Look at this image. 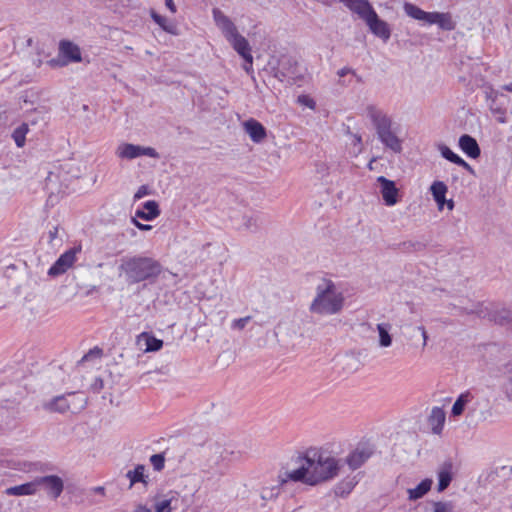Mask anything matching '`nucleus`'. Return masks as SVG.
Segmentation results:
<instances>
[{"mask_svg": "<svg viewBox=\"0 0 512 512\" xmlns=\"http://www.w3.org/2000/svg\"><path fill=\"white\" fill-rule=\"evenodd\" d=\"M300 459L302 463L299 468L286 471L279 476L280 484L291 480L316 486L338 476L341 468L339 459L317 448L308 449Z\"/></svg>", "mask_w": 512, "mask_h": 512, "instance_id": "obj_1", "label": "nucleus"}, {"mask_svg": "<svg viewBox=\"0 0 512 512\" xmlns=\"http://www.w3.org/2000/svg\"><path fill=\"white\" fill-rule=\"evenodd\" d=\"M344 305V293L331 279L324 278L315 288L309 312L321 317L334 316L342 312Z\"/></svg>", "mask_w": 512, "mask_h": 512, "instance_id": "obj_2", "label": "nucleus"}, {"mask_svg": "<svg viewBox=\"0 0 512 512\" xmlns=\"http://www.w3.org/2000/svg\"><path fill=\"white\" fill-rule=\"evenodd\" d=\"M235 452L221 445L210 446L205 454V459L201 464V473L203 480L207 482H217L225 475L231 457Z\"/></svg>", "mask_w": 512, "mask_h": 512, "instance_id": "obj_3", "label": "nucleus"}, {"mask_svg": "<svg viewBox=\"0 0 512 512\" xmlns=\"http://www.w3.org/2000/svg\"><path fill=\"white\" fill-rule=\"evenodd\" d=\"M366 115L375 127L381 143L394 153H401L402 140L392 130V120L387 113L375 105H368Z\"/></svg>", "mask_w": 512, "mask_h": 512, "instance_id": "obj_4", "label": "nucleus"}, {"mask_svg": "<svg viewBox=\"0 0 512 512\" xmlns=\"http://www.w3.org/2000/svg\"><path fill=\"white\" fill-rule=\"evenodd\" d=\"M120 270L128 283H139L156 278L162 270L161 264L151 257L134 256L122 260Z\"/></svg>", "mask_w": 512, "mask_h": 512, "instance_id": "obj_5", "label": "nucleus"}, {"mask_svg": "<svg viewBox=\"0 0 512 512\" xmlns=\"http://www.w3.org/2000/svg\"><path fill=\"white\" fill-rule=\"evenodd\" d=\"M403 8L405 13L413 19L424 21L428 24H437L439 28L446 31L455 29L456 24L449 13L426 12L411 3H405Z\"/></svg>", "mask_w": 512, "mask_h": 512, "instance_id": "obj_6", "label": "nucleus"}, {"mask_svg": "<svg viewBox=\"0 0 512 512\" xmlns=\"http://www.w3.org/2000/svg\"><path fill=\"white\" fill-rule=\"evenodd\" d=\"M115 154L120 159L133 160L140 156H148L158 159L159 153L152 147H143L131 143L120 144L115 151Z\"/></svg>", "mask_w": 512, "mask_h": 512, "instance_id": "obj_7", "label": "nucleus"}, {"mask_svg": "<svg viewBox=\"0 0 512 512\" xmlns=\"http://www.w3.org/2000/svg\"><path fill=\"white\" fill-rule=\"evenodd\" d=\"M80 245L75 246L64 252L50 267L48 274L50 276H58L65 273L77 260V255L81 252Z\"/></svg>", "mask_w": 512, "mask_h": 512, "instance_id": "obj_8", "label": "nucleus"}, {"mask_svg": "<svg viewBox=\"0 0 512 512\" xmlns=\"http://www.w3.org/2000/svg\"><path fill=\"white\" fill-rule=\"evenodd\" d=\"M374 453L372 446L358 444L356 448L345 457V463L351 470L360 468Z\"/></svg>", "mask_w": 512, "mask_h": 512, "instance_id": "obj_9", "label": "nucleus"}, {"mask_svg": "<svg viewBox=\"0 0 512 512\" xmlns=\"http://www.w3.org/2000/svg\"><path fill=\"white\" fill-rule=\"evenodd\" d=\"M275 77L280 81L297 79L299 77L297 61L290 56H281L278 67L275 69Z\"/></svg>", "mask_w": 512, "mask_h": 512, "instance_id": "obj_10", "label": "nucleus"}, {"mask_svg": "<svg viewBox=\"0 0 512 512\" xmlns=\"http://www.w3.org/2000/svg\"><path fill=\"white\" fill-rule=\"evenodd\" d=\"M59 52L66 60L60 61L51 59L49 61L51 66H64L69 62H80L82 60L80 48L70 41H61L59 44Z\"/></svg>", "mask_w": 512, "mask_h": 512, "instance_id": "obj_11", "label": "nucleus"}, {"mask_svg": "<svg viewBox=\"0 0 512 512\" xmlns=\"http://www.w3.org/2000/svg\"><path fill=\"white\" fill-rule=\"evenodd\" d=\"M36 483L37 489L39 487H43L46 490L47 494L53 497L54 499L58 498L64 489L63 480L56 475L37 477Z\"/></svg>", "mask_w": 512, "mask_h": 512, "instance_id": "obj_12", "label": "nucleus"}, {"mask_svg": "<svg viewBox=\"0 0 512 512\" xmlns=\"http://www.w3.org/2000/svg\"><path fill=\"white\" fill-rule=\"evenodd\" d=\"M377 182L380 184V193L387 206H394L398 202L399 190L395 182L384 176H379Z\"/></svg>", "mask_w": 512, "mask_h": 512, "instance_id": "obj_13", "label": "nucleus"}, {"mask_svg": "<svg viewBox=\"0 0 512 512\" xmlns=\"http://www.w3.org/2000/svg\"><path fill=\"white\" fill-rule=\"evenodd\" d=\"M242 127L251 141L256 144L262 143L267 137L266 128L254 118L244 121Z\"/></svg>", "mask_w": 512, "mask_h": 512, "instance_id": "obj_14", "label": "nucleus"}, {"mask_svg": "<svg viewBox=\"0 0 512 512\" xmlns=\"http://www.w3.org/2000/svg\"><path fill=\"white\" fill-rule=\"evenodd\" d=\"M213 18L217 27L221 30L226 40L238 33L235 24L219 9H213Z\"/></svg>", "mask_w": 512, "mask_h": 512, "instance_id": "obj_15", "label": "nucleus"}, {"mask_svg": "<svg viewBox=\"0 0 512 512\" xmlns=\"http://www.w3.org/2000/svg\"><path fill=\"white\" fill-rule=\"evenodd\" d=\"M348 9L366 21L375 10L368 0H340Z\"/></svg>", "mask_w": 512, "mask_h": 512, "instance_id": "obj_16", "label": "nucleus"}, {"mask_svg": "<svg viewBox=\"0 0 512 512\" xmlns=\"http://www.w3.org/2000/svg\"><path fill=\"white\" fill-rule=\"evenodd\" d=\"M365 22L371 32L377 37L383 39L384 41H387L390 38L391 30L389 25L385 21L381 20L376 12L373 13L371 17H369Z\"/></svg>", "mask_w": 512, "mask_h": 512, "instance_id": "obj_17", "label": "nucleus"}, {"mask_svg": "<svg viewBox=\"0 0 512 512\" xmlns=\"http://www.w3.org/2000/svg\"><path fill=\"white\" fill-rule=\"evenodd\" d=\"M233 49L245 60L251 62L252 54L249 42L239 32L227 40Z\"/></svg>", "mask_w": 512, "mask_h": 512, "instance_id": "obj_18", "label": "nucleus"}, {"mask_svg": "<svg viewBox=\"0 0 512 512\" xmlns=\"http://www.w3.org/2000/svg\"><path fill=\"white\" fill-rule=\"evenodd\" d=\"M445 420L446 414L442 408H432L431 413L428 417V424L431 427V430L434 434L439 435L442 432Z\"/></svg>", "mask_w": 512, "mask_h": 512, "instance_id": "obj_19", "label": "nucleus"}, {"mask_svg": "<svg viewBox=\"0 0 512 512\" xmlns=\"http://www.w3.org/2000/svg\"><path fill=\"white\" fill-rule=\"evenodd\" d=\"M459 147L471 158H478L480 156V147L477 141L468 134H464L459 138Z\"/></svg>", "mask_w": 512, "mask_h": 512, "instance_id": "obj_20", "label": "nucleus"}, {"mask_svg": "<svg viewBox=\"0 0 512 512\" xmlns=\"http://www.w3.org/2000/svg\"><path fill=\"white\" fill-rule=\"evenodd\" d=\"M137 344L141 348L144 346L143 350L145 352H154L162 348L163 341L155 338L147 332H143L137 337Z\"/></svg>", "mask_w": 512, "mask_h": 512, "instance_id": "obj_21", "label": "nucleus"}, {"mask_svg": "<svg viewBox=\"0 0 512 512\" xmlns=\"http://www.w3.org/2000/svg\"><path fill=\"white\" fill-rule=\"evenodd\" d=\"M453 464L443 463L438 470V492H443L451 483L453 478Z\"/></svg>", "mask_w": 512, "mask_h": 512, "instance_id": "obj_22", "label": "nucleus"}, {"mask_svg": "<svg viewBox=\"0 0 512 512\" xmlns=\"http://www.w3.org/2000/svg\"><path fill=\"white\" fill-rule=\"evenodd\" d=\"M433 484V480L426 478L422 480L415 488L407 489L408 500L416 501L423 498L430 490Z\"/></svg>", "mask_w": 512, "mask_h": 512, "instance_id": "obj_23", "label": "nucleus"}, {"mask_svg": "<svg viewBox=\"0 0 512 512\" xmlns=\"http://www.w3.org/2000/svg\"><path fill=\"white\" fill-rule=\"evenodd\" d=\"M160 215L159 205L156 201L150 200L144 204V210H137L135 216L146 221H151Z\"/></svg>", "mask_w": 512, "mask_h": 512, "instance_id": "obj_24", "label": "nucleus"}, {"mask_svg": "<svg viewBox=\"0 0 512 512\" xmlns=\"http://www.w3.org/2000/svg\"><path fill=\"white\" fill-rule=\"evenodd\" d=\"M447 190H448V188H447L446 184L442 181H435L432 183V185L430 187V191L432 193V196H433L435 202L438 205L439 210H442L445 205V202H446L445 195L447 193Z\"/></svg>", "mask_w": 512, "mask_h": 512, "instance_id": "obj_25", "label": "nucleus"}, {"mask_svg": "<svg viewBox=\"0 0 512 512\" xmlns=\"http://www.w3.org/2000/svg\"><path fill=\"white\" fill-rule=\"evenodd\" d=\"M145 466L138 464L133 470H129L126 473V478L129 480V488H132L136 483H143L147 485L148 476L145 475Z\"/></svg>", "mask_w": 512, "mask_h": 512, "instance_id": "obj_26", "label": "nucleus"}, {"mask_svg": "<svg viewBox=\"0 0 512 512\" xmlns=\"http://www.w3.org/2000/svg\"><path fill=\"white\" fill-rule=\"evenodd\" d=\"M37 492L36 478L28 483L10 487L6 490L7 495L22 496L33 495Z\"/></svg>", "mask_w": 512, "mask_h": 512, "instance_id": "obj_27", "label": "nucleus"}, {"mask_svg": "<svg viewBox=\"0 0 512 512\" xmlns=\"http://www.w3.org/2000/svg\"><path fill=\"white\" fill-rule=\"evenodd\" d=\"M442 157L447 159L448 161L457 164L459 166H462L466 170L473 172L472 167L461 157H459L457 154H455L449 147H447L444 144L439 145L438 147Z\"/></svg>", "mask_w": 512, "mask_h": 512, "instance_id": "obj_28", "label": "nucleus"}, {"mask_svg": "<svg viewBox=\"0 0 512 512\" xmlns=\"http://www.w3.org/2000/svg\"><path fill=\"white\" fill-rule=\"evenodd\" d=\"M45 409L52 412L64 413L72 408L71 403L65 396H57L53 400L44 404Z\"/></svg>", "mask_w": 512, "mask_h": 512, "instance_id": "obj_29", "label": "nucleus"}, {"mask_svg": "<svg viewBox=\"0 0 512 512\" xmlns=\"http://www.w3.org/2000/svg\"><path fill=\"white\" fill-rule=\"evenodd\" d=\"M392 326L390 323L383 322L377 324V331L379 334V346L382 348L390 347L392 344V336L390 330Z\"/></svg>", "mask_w": 512, "mask_h": 512, "instance_id": "obj_30", "label": "nucleus"}, {"mask_svg": "<svg viewBox=\"0 0 512 512\" xmlns=\"http://www.w3.org/2000/svg\"><path fill=\"white\" fill-rule=\"evenodd\" d=\"M472 398L473 396L471 395L470 392L460 394L452 406V415L460 416L463 413L466 404H468L472 400Z\"/></svg>", "mask_w": 512, "mask_h": 512, "instance_id": "obj_31", "label": "nucleus"}, {"mask_svg": "<svg viewBox=\"0 0 512 512\" xmlns=\"http://www.w3.org/2000/svg\"><path fill=\"white\" fill-rule=\"evenodd\" d=\"M151 17L164 31L172 35L178 34L177 26L172 22H168L164 16H161L152 10Z\"/></svg>", "mask_w": 512, "mask_h": 512, "instance_id": "obj_32", "label": "nucleus"}, {"mask_svg": "<svg viewBox=\"0 0 512 512\" xmlns=\"http://www.w3.org/2000/svg\"><path fill=\"white\" fill-rule=\"evenodd\" d=\"M427 506L431 512H454V504L451 501H428Z\"/></svg>", "mask_w": 512, "mask_h": 512, "instance_id": "obj_33", "label": "nucleus"}, {"mask_svg": "<svg viewBox=\"0 0 512 512\" xmlns=\"http://www.w3.org/2000/svg\"><path fill=\"white\" fill-rule=\"evenodd\" d=\"M29 131L28 124L22 123L12 133V138L15 141L17 147L21 148L25 145L26 135Z\"/></svg>", "mask_w": 512, "mask_h": 512, "instance_id": "obj_34", "label": "nucleus"}, {"mask_svg": "<svg viewBox=\"0 0 512 512\" xmlns=\"http://www.w3.org/2000/svg\"><path fill=\"white\" fill-rule=\"evenodd\" d=\"M491 319L500 325L511 324L512 323V311L508 310V309H501V310L495 311L491 315Z\"/></svg>", "mask_w": 512, "mask_h": 512, "instance_id": "obj_35", "label": "nucleus"}, {"mask_svg": "<svg viewBox=\"0 0 512 512\" xmlns=\"http://www.w3.org/2000/svg\"><path fill=\"white\" fill-rule=\"evenodd\" d=\"M150 462L153 465L154 469L160 471L164 467V456L161 454H154L150 457Z\"/></svg>", "mask_w": 512, "mask_h": 512, "instance_id": "obj_36", "label": "nucleus"}, {"mask_svg": "<svg viewBox=\"0 0 512 512\" xmlns=\"http://www.w3.org/2000/svg\"><path fill=\"white\" fill-rule=\"evenodd\" d=\"M278 495V488H263L261 491V498L263 500H271Z\"/></svg>", "mask_w": 512, "mask_h": 512, "instance_id": "obj_37", "label": "nucleus"}, {"mask_svg": "<svg viewBox=\"0 0 512 512\" xmlns=\"http://www.w3.org/2000/svg\"><path fill=\"white\" fill-rule=\"evenodd\" d=\"M171 500L165 499L155 504V512H171Z\"/></svg>", "mask_w": 512, "mask_h": 512, "instance_id": "obj_38", "label": "nucleus"}, {"mask_svg": "<svg viewBox=\"0 0 512 512\" xmlns=\"http://www.w3.org/2000/svg\"><path fill=\"white\" fill-rule=\"evenodd\" d=\"M251 320V316H246L243 318L235 319L232 322V328L237 330H242L246 326V324Z\"/></svg>", "mask_w": 512, "mask_h": 512, "instance_id": "obj_39", "label": "nucleus"}, {"mask_svg": "<svg viewBox=\"0 0 512 512\" xmlns=\"http://www.w3.org/2000/svg\"><path fill=\"white\" fill-rule=\"evenodd\" d=\"M149 194V188L148 186L146 185H142L138 188V190L136 191V193L134 194V200L137 201V200H140L141 198H143L144 196L148 195Z\"/></svg>", "mask_w": 512, "mask_h": 512, "instance_id": "obj_40", "label": "nucleus"}, {"mask_svg": "<svg viewBox=\"0 0 512 512\" xmlns=\"http://www.w3.org/2000/svg\"><path fill=\"white\" fill-rule=\"evenodd\" d=\"M298 102L301 103V104H304L306 105L307 107L311 108V109H314L315 108V101L307 96H299L298 97Z\"/></svg>", "mask_w": 512, "mask_h": 512, "instance_id": "obj_41", "label": "nucleus"}, {"mask_svg": "<svg viewBox=\"0 0 512 512\" xmlns=\"http://www.w3.org/2000/svg\"><path fill=\"white\" fill-rule=\"evenodd\" d=\"M132 222L133 224L140 230L142 231H148V230H151L152 229V226L151 225H148V224H142L140 223L136 218H132Z\"/></svg>", "mask_w": 512, "mask_h": 512, "instance_id": "obj_42", "label": "nucleus"}, {"mask_svg": "<svg viewBox=\"0 0 512 512\" xmlns=\"http://www.w3.org/2000/svg\"><path fill=\"white\" fill-rule=\"evenodd\" d=\"M417 329L421 332L423 338L422 346L425 347L427 345L428 335L424 326H418Z\"/></svg>", "mask_w": 512, "mask_h": 512, "instance_id": "obj_43", "label": "nucleus"}, {"mask_svg": "<svg viewBox=\"0 0 512 512\" xmlns=\"http://www.w3.org/2000/svg\"><path fill=\"white\" fill-rule=\"evenodd\" d=\"M245 226L248 229L256 228L257 227V219H255L253 217L248 218L247 221L245 222Z\"/></svg>", "mask_w": 512, "mask_h": 512, "instance_id": "obj_44", "label": "nucleus"}, {"mask_svg": "<svg viewBox=\"0 0 512 512\" xmlns=\"http://www.w3.org/2000/svg\"><path fill=\"white\" fill-rule=\"evenodd\" d=\"M95 392H99L103 388V380L100 378L95 379V383L92 385Z\"/></svg>", "mask_w": 512, "mask_h": 512, "instance_id": "obj_45", "label": "nucleus"}, {"mask_svg": "<svg viewBox=\"0 0 512 512\" xmlns=\"http://www.w3.org/2000/svg\"><path fill=\"white\" fill-rule=\"evenodd\" d=\"M165 5L172 13L176 12V6L173 0H165Z\"/></svg>", "mask_w": 512, "mask_h": 512, "instance_id": "obj_46", "label": "nucleus"}, {"mask_svg": "<svg viewBox=\"0 0 512 512\" xmlns=\"http://www.w3.org/2000/svg\"><path fill=\"white\" fill-rule=\"evenodd\" d=\"M252 64H253V58L251 59V62H245V64L243 65V69L248 73H252L253 72V68H252Z\"/></svg>", "mask_w": 512, "mask_h": 512, "instance_id": "obj_47", "label": "nucleus"}, {"mask_svg": "<svg viewBox=\"0 0 512 512\" xmlns=\"http://www.w3.org/2000/svg\"><path fill=\"white\" fill-rule=\"evenodd\" d=\"M57 234H58V229L57 227H54L52 230L49 231V237H50V240H54L56 237H57Z\"/></svg>", "mask_w": 512, "mask_h": 512, "instance_id": "obj_48", "label": "nucleus"}, {"mask_svg": "<svg viewBox=\"0 0 512 512\" xmlns=\"http://www.w3.org/2000/svg\"><path fill=\"white\" fill-rule=\"evenodd\" d=\"M349 72H350V69H349V68L344 67V68H342V69H340V70L338 71V75H339L340 77H343V76H345L346 74H348Z\"/></svg>", "mask_w": 512, "mask_h": 512, "instance_id": "obj_49", "label": "nucleus"}, {"mask_svg": "<svg viewBox=\"0 0 512 512\" xmlns=\"http://www.w3.org/2000/svg\"><path fill=\"white\" fill-rule=\"evenodd\" d=\"M445 204L447 205V208L449 210H453L454 209V201L452 199H450L448 201L446 200Z\"/></svg>", "mask_w": 512, "mask_h": 512, "instance_id": "obj_50", "label": "nucleus"}, {"mask_svg": "<svg viewBox=\"0 0 512 512\" xmlns=\"http://www.w3.org/2000/svg\"><path fill=\"white\" fill-rule=\"evenodd\" d=\"M502 89L512 93V83L503 85Z\"/></svg>", "mask_w": 512, "mask_h": 512, "instance_id": "obj_51", "label": "nucleus"}, {"mask_svg": "<svg viewBox=\"0 0 512 512\" xmlns=\"http://www.w3.org/2000/svg\"><path fill=\"white\" fill-rule=\"evenodd\" d=\"M94 491L99 494H104V487H101V486L96 487V488H94Z\"/></svg>", "mask_w": 512, "mask_h": 512, "instance_id": "obj_52", "label": "nucleus"}, {"mask_svg": "<svg viewBox=\"0 0 512 512\" xmlns=\"http://www.w3.org/2000/svg\"><path fill=\"white\" fill-rule=\"evenodd\" d=\"M375 161H376V158H372V159H371V161L369 162V164H368V168H369L370 170H373V163H374Z\"/></svg>", "mask_w": 512, "mask_h": 512, "instance_id": "obj_53", "label": "nucleus"}, {"mask_svg": "<svg viewBox=\"0 0 512 512\" xmlns=\"http://www.w3.org/2000/svg\"><path fill=\"white\" fill-rule=\"evenodd\" d=\"M421 246L422 245L420 243L413 244V247H415V249H420Z\"/></svg>", "mask_w": 512, "mask_h": 512, "instance_id": "obj_54", "label": "nucleus"}, {"mask_svg": "<svg viewBox=\"0 0 512 512\" xmlns=\"http://www.w3.org/2000/svg\"><path fill=\"white\" fill-rule=\"evenodd\" d=\"M83 402H85V400H84V398H83V397H81V398L79 399V403H80V406H81V407H82V403H83Z\"/></svg>", "mask_w": 512, "mask_h": 512, "instance_id": "obj_55", "label": "nucleus"}, {"mask_svg": "<svg viewBox=\"0 0 512 512\" xmlns=\"http://www.w3.org/2000/svg\"><path fill=\"white\" fill-rule=\"evenodd\" d=\"M68 396L69 397H76V394L75 393H69Z\"/></svg>", "mask_w": 512, "mask_h": 512, "instance_id": "obj_56", "label": "nucleus"}, {"mask_svg": "<svg viewBox=\"0 0 512 512\" xmlns=\"http://www.w3.org/2000/svg\"><path fill=\"white\" fill-rule=\"evenodd\" d=\"M356 140H357L358 142H360V141H361V137H360V136H357V137H356Z\"/></svg>", "mask_w": 512, "mask_h": 512, "instance_id": "obj_57", "label": "nucleus"}]
</instances>
